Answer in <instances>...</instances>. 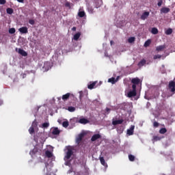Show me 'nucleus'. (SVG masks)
Masks as SVG:
<instances>
[{
	"mask_svg": "<svg viewBox=\"0 0 175 175\" xmlns=\"http://www.w3.org/2000/svg\"><path fill=\"white\" fill-rule=\"evenodd\" d=\"M16 51L17 53H18V54H20L23 57H27L28 55V53L27 52H25V51H24V49L16 48Z\"/></svg>",
	"mask_w": 175,
	"mask_h": 175,
	"instance_id": "obj_3",
	"label": "nucleus"
},
{
	"mask_svg": "<svg viewBox=\"0 0 175 175\" xmlns=\"http://www.w3.org/2000/svg\"><path fill=\"white\" fill-rule=\"evenodd\" d=\"M134 131H135V126L131 125L130 129L127 130V135H129V136H132V135H133Z\"/></svg>",
	"mask_w": 175,
	"mask_h": 175,
	"instance_id": "obj_7",
	"label": "nucleus"
},
{
	"mask_svg": "<svg viewBox=\"0 0 175 175\" xmlns=\"http://www.w3.org/2000/svg\"><path fill=\"white\" fill-rule=\"evenodd\" d=\"M29 23L31 25H35V21L33 19H30L29 21Z\"/></svg>",
	"mask_w": 175,
	"mask_h": 175,
	"instance_id": "obj_46",
	"label": "nucleus"
},
{
	"mask_svg": "<svg viewBox=\"0 0 175 175\" xmlns=\"http://www.w3.org/2000/svg\"><path fill=\"white\" fill-rule=\"evenodd\" d=\"M94 3L95 8H100L102 5V0H94Z\"/></svg>",
	"mask_w": 175,
	"mask_h": 175,
	"instance_id": "obj_9",
	"label": "nucleus"
},
{
	"mask_svg": "<svg viewBox=\"0 0 175 175\" xmlns=\"http://www.w3.org/2000/svg\"><path fill=\"white\" fill-rule=\"evenodd\" d=\"M161 139L162 137L157 135H154L153 136L152 142H159V140H161Z\"/></svg>",
	"mask_w": 175,
	"mask_h": 175,
	"instance_id": "obj_26",
	"label": "nucleus"
},
{
	"mask_svg": "<svg viewBox=\"0 0 175 175\" xmlns=\"http://www.w3.org/2000/svg\"><path fill=\"white\" fill-rule=\"evenodd\" d=\"M6 3V0H0V5H5Z\"/></svg>",
	"mask_w": 175,
	"mask_h": 175,
	"instance_id": "obj_50",
	"label": "nucleus"
},
{
	"mask_svg": "<svg viewBox=\"0 0 175 175\" xmlns=\"http://www.w3.org/2000/svg\"><path fill=\"white\" fill-rule=\"evenodd\" d=\"M16 33V29L11 28L9 29V33Z\"/></svg>",
	"mask_w": 175,
	"mask_h": 175,
	"instance_id": "obj_44",
	"label": "nucleus"
},
{
	"mask_svg": "<svg viewBox=\"0 0 175 175\" xmlns=\"http://www.w3.org/2000/svg\"><path fill=\"white\" fill-rule=\"evenodd\" d=\"M72 155H73V150L70 148L67 149V152H66V155L64 156V161H69L70 158H72Z\"/></svg>",
	"mask_w": 175,
	"mask_h": 175,
	"instance_id": "obj_1",
	"label": "nucleus"
},
{
	"mask_svg": "<svg viewBox=\"0 0 175 175\" xmlns=\"http://www.w3.org/2000/svg\"><path fill=\"white\" fill-rule=\"evenodd\" d=\"M164 49H166L165 45H160L157 46L156 50L157 51H162L163 50H164Z\"/></svg>",
	"mask_w": 175,
	"mask_h": 175,
	"instance_id": "obj_20",
	"label": "nucleus"
},
{
	"mask_svg": "<svg viewBox=\"0 0 175 175\" xmlns=\"http://www.w3.org/2000/svg\"><path fill=\"white\" fill-rule=\"evenodd\" d=\"M129 43H133L135 42V37H131L128 40Z\"/></svg>",
	"mask_w": 175,
	"mask_h": 175,
	"instance_id": "obj_43",
	"label": "nucleus"
},
{
	"mask_svg": "<svg viewBox=\"0 0 175 175\" xmlns=\"http://www.w3.org/2000/svg\"><path fill=\"white\" fill-rule=\"evenodd\" d=\"M151 33H152L153 35H157V33H158V29L156 28V27L152 28Z\"/></svg>",
	"mask_w": 175,
	"mask_h": 175,
	"instance_id": "obj_30",
	"label": "nucleus"
},
{
	"mask_svg": "<svg viewBox=\"0 0 175 175\" xmlns=\"http://www.w3.org/2000/svg\"><path fill=\"white\" fill-rule=\"evenodd\" d=\"M64 128H68L69 126V122L68 121H64L62 123Z\"/></svg>",
	"mask_w": 175,
	"mask_h": 175,
	"instance_id": "obj_39",
	"label": "nucleus"
},
{
	"mask_svg": "<svg viewBox=\"0 0 175 175\" xmlns=\"http://www.w3.org/2000/svg\"><path fill=\"white\" fill-rule=\"evenodd\" d=\"M166 132H167V129H166V128H161L159 130V133H161V135H165V133H166Z\"/></svg>",
	"mask_w": 175,
	"mask_h": 175,
	"instance_id": "obj_27",
	"label": "nucleus"
},
{
	"mask_svg": "<svg viewBox=\"0 0 175 175\" xmlns=\"http://www.w3.org/2000/svg\"><path fill=\"white\" fill-rule=\"evenodd\" d=\"M80 36H81V33L80 32L75 33L73 37L74 40H79Z\"/></svg>",
	"mask_w": 175,
	"mask_h": 175,
	"instance_id": "obj_21",
	"label": "nucleus"
},
{
	"mask_svg": "<svg viewBox=\"0 0 175 175\" xmlns=\"http://www.w3.org/2000/svg\"><path fill=\"white\" fill-rule=\"evenodd\" d=\"M18 31L21 33H27L28 32V27H22L18 29Z\"/></svg>",
	"mask_w": 175,
	"mask_h": 175,
	"instance_id": "obj_12",
	"label": "nucleus"
},
{
	"mask_svg": "<svg viewBox=\"0 0 175 175\" xmlns=\"http://www.w3.org/2000/svg\"><path fill=\"white\" fill-rule=\"evenodd\" d=\"M25 76H27V75L23 74V79H24V77H25Z\"/></svg>",
	"mask_w": 175,
	"mask_h": 175,
	"instance_id": "obj_57",
	"label": "nucleus"
},
{
	"mask_svg": "<svg viewBox=\"0 0 175 175\" xmlns=\"http://www.w3.org/2000/svg\"><path fill=\"white\" fill-rule=\"evenodd\" d=\"M153 126L154 128H158V126H159V123H158V122H153Z\"/></svg>",
	"mask_w": 175,
	"mask_h": 175,
	"instance_id": "obj_47",
	"label": "nucleus"
},
{
	"mask_svg": "<svg viewBox=\"0 0 175 175\" xmlns=\"http://www.w3.org/2000/svg\"><path fill=\"white\" fill-rule=\"evenodd\" d=\"M169 12H170V8H166V7H163L161 9V14H166V13H169Z\"/></svg>",
	"mask_w": 175,
	"mask_h": 175,
	"instance_id": "obj_10",
	"label": "nucleus"
},
{
	"mask_svg": "<svg viewBox=\"0 0 175 175\" xmlns=\"http://www.w3.org/2000/svg\"><path fill=\"white\" fill-rule=\"evenodd\" d=\"M43 69H44L45 70H49L51 67L50 66V62H45L44 63V66H43Z\"/></svg>",
	"mask_w": 175,
	"mask_h": 175,
	"instance_id": "obj_14",
	"label": "nucleus"
},
{
	"mask_svg": "<svg viewBox=\"0 0 175 175\" xmlns=\"http://www.w3.org/2000/svg\"><path fill=\"white\" fill-rule=\"evenodd\" d=\"M153 58L154 59H158L162 58V56L161 55H155Z\"/></svg>",
	"mask_w": 175,
	"mask_h": 175,
	"instance_id": "obj_45",
	"label": "nucleus"
},
{
	"mask_svg": "<svg viewBox=\"0 0 175 175\" xmlns=\"http://www.w3.org/2000/svg\"><path fill=\"white\" fill-rule=\"evenodd\" d=\"M168 88L170 90V92H175V82L174 81H170L168 84Z\"/></svg>",
	"mask_w": 175,
	"mask_h": 175,
	"instance_id": "obj_2",
	"label": "nucleus"
},
{
	"mask_svg": "<svg viewBox=\"0 0 175 175\" xmlns=\"http://www.w3.org/2000/svg\"><path fill=\"white\" fill-rule=\"evenodd\" d=\"M99 160L103 166H105V167H107V163H106V161H105V158H103V157H100Z\"/></svg>",
	"mask_w": 175,
	"mask_h": 175,
	"instance_id": "obj_18",
	"label": "nucleus"
},
{
	"mask_svg": "<svg viewBox=\"0 0 175 175\" xmlns=\"http://www.w3.org/2000/svg\"><path fill=\"white\" fill-rule=\"evenodd\" d=\"M110 108H106L105 109V111H106V113H107V114H109V113H110Z\"/></svg>",
	"mask_w": 175,
	"mask_h": 175,
	"instance_id": "obj_52",
	"label": "nucleus"
},
{
	"mask_svg": "<svg viewBox=\"0 0 175 175\" xmlns=\"http://www.w3.org/2000/svg\"><path fill=\"white\" fill-rule=\"evenodd\" d=\"M172 33H173V29L169 28L168 29H167L165 31V34L166 35H172Z\"/></svg>",
	"mask_w": 175,
	"mask_h": 175,
	"instance_id": "obj_34",
	"label": "nucleus"
},
{
	"mask_svg": "<svg viewBox=\"0 0 175 175\" xmlns=\"http://www.w3.org/2000/svg\"><path fill=\"white\" fill-rule=\"evenodd\" d=\"M20 3H24V0H16Z\"/></svg>",
	"mask_w": 175,
	"mask_h": 175,
	"instance_id": "obj_53",
	"label": "nucleus"
},
{
	"mask_svg": "<svg viewBox=\"0 0 175 175\" xmlns=\"http://www.w3.org/2000/svg\"><path fill=\"white\" fill-rule=\"evenodd\" d=\"M132 88L133 91H136V85L135 83H133Z\"/></svg>",
	"mask_w": 175,
	"mask_h": 175,
	"instance_id": "obj_51",
	"label": "nucleus"
},
{
	"mask_svg": "<svg viewBox=\"0 0 175 175\" xmlns=\"http://www.w3.org/2000/svg\"><path fill=\"white\" fill-rule=\"evenodd\" d=\"M78 122L79 124H82L83 125H85V124H90V120L88 119H85V118H81L78 120Z\"/></svg>",
	"mask_w": 175,
	"mask_h": 175,
	"instance_id": "obj_4",
	"label": "nucleus"
},
{
	"mask_svg": "<svg viewBox=\"0 0 175 175\" xmlns=\"http://www.w3.org/2000/svg\"><path fill=\"white\" fill-rule=\"evenodd\" d=\"M68 110L70 113H73V111H76V107H68Z\"/></svg>",
	"mask_w": 175,
	"mask_h": 175,
	"instance_id": "obj_31",
	"label": "nucleus"
},
{
	"mask_svg": "<svg viewBox=\"0 0 175 175\" xmlns=\"http://www.w3.org/2000/svg\"><path fill=\"white\" fill-rule=\"evenodd\" d=\"M136 95H137V93H136V91L135 90L130 91L128 93L129 98H133V96H136Z\"/></svg>",
	"mask_w": 175,
	"mask_h": 175,
	"instance_id": "obj_16",
	"label": "nucleus"
},
{
	"mask_svg": "<svg viewBox=\"0 0 175 175\" xmlns=\"http://www.w3.org/2000/svg\"><path fill=\"white\" fill-rule=\"evenodd\" d=\"M122 122H124V120L123 119H120V120L112 121V124H113V125H118V124H122Z\"/></svg>",
	"mask_w": 175,
	"mask_h": 175,
	"instance_id": "obj_17",
	"label": "nucleus"
},
{
	"mask_svg": "<svg viewBox=\"0 0 175 175\" xmlns=\"http://www.w3.org/2000/svg\"><path fill=\"white\" fill-rule=\"evenodd\" d=\"M129 159L131 161V162H133L135 161V156L132 154L129 155Z\"/></svg>",
	"mask_w": 175,
	"mask_h": 175,
	"instance_id": "obj_40",
	"label": "nucleus"
},
{
	"mask_svg": "<svg viewBox=\"0 0 175 175\" xmlns=\"http://www.w3.org/2000/svg\"><path fill=\"white\" fill-rule=\"evenodd\" d=\"M150 16V12H145L141 16V20H146Z\"/></svg>",
	"mask_w": 175,
	"mask_h": 175,
	"instance_id": "obj_11",
	"label": "nucleus"
},
{
	"mask_svg": "<svg viewBox=\"0 0 175 175\" xmlns=\"http://www.w3.org/2000/svg\"><path fill=\"white\" fill-rule=\"evenodd\" d=\"M59 133H61V131H59V129H58L57 127H55L52 129V135H59Z\"/></svg>",
	"mask_w": 175,
	"mask_h": 175,
	"instance_id": "obj_15",
	"label": "nucleus"
},
{
	"mask_svg": "<svg viewBox=\"0 0 175 175\" xmlns=\"http://www.w3.org/2000/svg\"><path fill=\"white\" fill-rule=\"evenodd\" d=\"M2 105H3V101H2L1 100H0V106H2Z\"/></svg>",
	"mask_w": 175,
	"mask_h": 175,
	"instance_id": "obj_56",
	"label": "nucleus"
},
{
	"mask_svg": "<svg viewBox=\"0 0 175 175\" xmlns=\"http://www.w3.org/2000/svg\"><path fill=\"white\" fill-rule=\"evenodd\" d=\"M88 10L89 13L92 14L94 13V8L92 6L90 5V4L88 5Z\"/></svg>",
	"mask_w": 175,
	"mask_h": 175,
	"instance_id": "obj_28",
	"label": "nucleus"
},
{
	"mask_svg": "<svg viewBox=\"0 0 175 175\" xmlns=\"http://www.w3.org/2000/svg\"><path fill=\"white\" fill-rule=\"evenodd\" d=\"M31 126L36 129L38 128V122H36V120H34L32 122Z\"/></svg>",
	"mask_w": 175,
	"mask_h": 175,
	"instance_id": "obj_29",
	"label": "nucleus"
},
{
	"mask_svg": "<svg viewBox=\"0 0 175 175\" xmlns=\"http://www.w3.org/2000/svg\"><path fill=\"white\" fill-rule=\"evenodd\" d=\"M6 12L8 14H13V9L12 8H7Z\"/></svg>",
	"mask_w": 175,
	"mask_h": 175,
	"instance_id": "obj_38",
	"label": "nucleus"
},
{
	"mask_svg": "<svg viewBox=\"0 0 175 175\" xmlns=\"http://www.w3.org/2000/svg\"><path fill=\"white\" fill-rule=\"evenodd\" d=\"M45 154L47 158H52L53 157V153L50 150H46Z\"/></svg>",
	"mask_w": 175,
	"mask_h": 175,
	"instance_id": "obj_25",
	"label": "nucleus"
},
{
	"mask_svg": "<svg viewBox=\"0 0 175 175\" xmlns=\"http://www.w3.org/2000/svg\"><path fill=\"white\" fill-rule=\"evenodd\" d=\"M83 137H84V133H80L77 139H76V142L77 143V144H80V143H81V140H83Z\"/></svg>",
	"mask_w": 175,
	"mask_h": 175,
	"instance_id": "obj_5",
	"label": "nucleus"
},
{
	"mask_svg": "<svg viewBox=\"0 0 175 175\" xmlns=\"http://www.w3.org/2000/svg\"><path fill=\"white\" fill-rule=\"evenodd\" d=\"M100 137H102V135L100 134H94L91 138V142H96V140H98V139H100Z\"/></svg>",
	"mask_w": 175,
	"mask_h": 175,
	"instance_id": "obj_6",
	"label": "nucleus"
},
{
	"mask_svg": "<svg viewBox=\"0 0 175 175\" xmlns=\"http://www.w3.org/2000/svg\"><path fill=\"white\" fill-rule=\"evenodd\" d=\"M146 59H142L139 63H138V66L139 68H142V66H144V65H146Z\"/></svg>",
	"mask_w": 175,
	"mask_h": 175,
	"instance_id": "obj_22",
	"label": "nucleus"
},
{
	"mask_svg": "<svg viewBox=\"0 0 175 175\" xmlns=\"http://www.w3.org/2000/svg\"><path fill=\"white\" fill-rule=\"evenodd\" d=\"M110 43H111V46H113V44H114V41L111 40V41H110Z\"/></svg>",
	"mask_w": 175,
	"mask_h": 175,
	"instance_id": "obj_55",
	"label": "nucleus"
},
{
	"mask_svg": "<svg viewBox=\"0 0 175 175\" xmlns=\"http://www.w3.org/2000/svg\"><path fill=\"white\" fill-rule=\"evenodd\" d=\"M79 17L83 18L85 16V12L84 11H81L78 13Z\"/></svg>",
	"mask_w": 175,
	"mask_h": 175,
	"instance_id": "obj_33",
	"label": "nucleus"
},
{
	"mask_svg": "<svg viewBox=\"0 0 175 175\" xmlns=\"http://www.w3.org/2000/svg\"><path fill=\"white\" fill-rule=\"evenodd\" d=\"M29 132L30 135H32L33 133H35V129L32 126L29 129Z\"/></svg>",
	"mask_w": 175,
	"mask_h": 175,
	"instance_id": "obj_37",
	"label": "nucleus"
},
{
	"mask_svg": "<svg viewBox=\"0 0 175 175\" xmlns=\"http://www.w3.org/2000/svg\"><path fill=\"white\" fill-rule=\"evenodd\" d=\"M150 44H151V40H148L145 42L144 46L148 47V46H150Z\"/></svg>",
	"mask_w": 175,
	"mask_h": 175,
	"instance_id": "obj_36",
	"label": "nucleus"
},
{
	"mask_svg": "<svg viewBox=\"0 0 175 175\" xmlns=\"http://www.w3.org/2000/svg\"><path fill=\"white\" fill-rule=\"evenodd\" d=\"M76 29H77L76 27H73L72 28V31H76Z\"/></svg>",
	"mask_w": 175,
	"mask_h": 175,
	"instance_id": "obj_54",
	"label": "nucleus"
},
{
	"mask_svg": "<svg viewBox=\"0 0 175 175\" xmlns=\"http://www.w3.org/2000/svg\"><path fill=\"white\" fill-rule=\"evenodd\" d=\"M45 167L46 168V175H55L53 174V172H51V169L49 170V163H45Z\"/></svg>",
	"mask_w": 175,
	"mask_h": 175,
	"instance_id": "obj_13",
	"label": "nucleus"
},
{
	"mask_svg": "<svg viewBox=\"0 0 175 175\" xmlns=\"http://www.w3.org/2000/svg\"><path fill=\"white\" fill-rule=\"evenodd\" d=\"M162 3H163V1L162 0H160L157 3V6H162Z\"/></svg>",
	"mask_w": 175,
	"mask_h": 175,
	"instance_id": "obj_48",
	"label": "nucleus"
},
{
	"mask_svg": "<svg viewBox=\"0 0 175 175\" xmlns=\"http://www.w3.org/2000/svg\"><path fill=\"white\" fill-rule=\"evenodd\" d=\"M70 96V93H67L62 96V100H68L69 99V97Z\"/></svg>",
	"mask_w": 175,
	"mask_h": 175,
	"instance_id": "obj_24",
	"label": "nucleus"
},
{
	"mask_svg": "<svg viewBox=\"0 0 175 175\" xmlns=\"http://www.w3.org/2000/svg\"><path fill=\"white\" fill-rule=\"evenodd\" d=\"M65 162H66L65 165L66 166H69L70 165V160L65 161Z\"/></svg>",
	"mask_w": 175,
	"mask_h": 175,
	"instance_id": "obj_49",
	"label": "nucleus"
},
{
	"mask_svg": "<svg viewBox=\"0 0 175 175\" xmlns=\"http://www.w3.org/2000/svg\"><path fill=\"white\" fill-rule=\"evenodd\" d=\"M118 77H118L116 79L114 77H111V79H109L108 83H111V84H115L118 81Z\"/></svg>",
	"mask_w": 175,
	"mask_h": 175,
	"instance_id": "obj_19",
	"label": "nucleus"
},
{
	"mask_svg": "<svg viewBox=\"0 0 175 175\" xmlns=\"http://www.w3.org/2000/svg\"><path fill=\"white\" fill-rule=\"evenodd\" d=\"M132 84H135L136 85H139L140 84V79L138 77L133 78L131 80Z\"/></svg>",
	"mask_w": 175,
	"mask_h": 175,
	"instance_id": "obj_8",
	"label": "nucleus"
},
{
	"mask_svg": "<svg viewBox=\"0 0 175 175\" xmlns=\"http://www.w3.org/2000/svg\"><path fill=\"white\" fill-rule=\"evenodd\" d=\"M96 85V81L92 82L90 85H88V88L89 90H93V88Z\"/></svg>",
	"mask_w": 175,
	"mask_h": 175,
	"instance_id": "obj_23",
	"label": "nucleus"
},
{
	"mask_svg": "<svg viewBox=\"0 0 175 175\" xmlns=\"http://www.w3.org/2000/svg\"><path fill=\"white\" fill-rule=\"evenodd\" d=\"M50 126V123L44 122L42 124V128H49Z\"/></svg>",
	"mask_w": 175,
	"mask_h": 175,
	"instance_id": "obj_41",
	"label": "nucleus"
},
{
	"mask_svg": "<svg viewBox=\"0 0 175 175\" xmlns=\"http://www.w3.org/2000/svg\"><path fill=\"white\" fill-rule=\"evenodd\" d=\"M36 152H38V149L34 148V149H33V150L30 152V154H31V155H35V154H36Z\"/></svg>",
	"mask_w": 175,
	"mask_h": 175,
	"instance_id": "obj_42",
	"label": "nucleus"
},
{
	"mask_svg": "<svg viewBox=\"0 0 175 175\" xmlns=\"http://www.w3.org/2000/svg\"><path fill=\"white\" fill-rule=\"evenodd\" d=\"M117 131L119 132V133H122V132H124V126H120L118 127Z\"/></svg>",
	"mask_w": 175,
	"mask_h": 175,
	"instance_id": "obj_35",
	"label": "nucleus"
},
{
	"mask_svg": "<svg viewBox=\"0 0 175 175\" xmlns=\"http://www.w3.org/2000/svg\"><path fill=\"white\" fill-rule=\"evenodd\" d=\"M72 6H73V4H72V3H69V2H66V3H65V7H66V8H69V9H72Z\"/></svg>",
	"mask_w": 175,
	"mask_h": 175,
	"instance_id": "obj_32",
	"label": "nucleus"
}]
</instances>
